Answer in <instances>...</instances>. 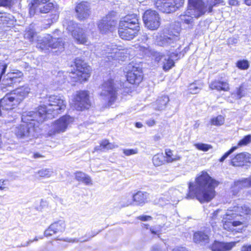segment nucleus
<instances>
[{
    "instance_id": "1",
    "label": "nucleus",
    "mask_w": 251,
    "mask_h": 251,
    "mask_svg": "<svg viewBox=\"0 0 251 251\" xmlns=\"http://www.w3.org/2000/svg\"><path fill=\"white\" fill-rule=\"evenodd\" d=\"M218 185L217 181L212 179L206 172H202L201 175L196 179L194 185L189 184V193L187 199L197 198L201 202H208L215 196V187Z\"/></svg>"
},
{
    "instance_id": "2",
    "label": "nucleus",
    "mask_w": 251,
    "mask_h": 251,
    "mask_svg": "<svg viewBox=\"0 0 251 251\" xmlns=\"http://www.w3.org/2000/svg\"><path fill=\"white\" fill-rule=\"evenodd\" d=\"M47 105H40L36 112L30 111L29 115H25L23 120L27 121L29 118H37L38 122H43L46 119L52 118L66 107V102L59 96H50Z\"/></svg>"
},
{
    "instance_id": "3",
    "label": "nucleus",
    "mask_w": 251,
    "mask_h": 251,
    "mask_svg": "<svg viewBox=\"0 0 251 251\" xmlns=\"http://www.w3.org/2000/svg\"><path fill=\"white\" fill-rule=\"evenodd\" d=\"M140 30L139 17L137 14H128L119 22L118 34L126 40H131L137 36Z\"/></svg>"
},
{
    "instance_id": "4",
    "label": "nucleus",
    "mask_w": 251,
    "mask_h": 251,
    "mask_svg": "<svg viewBox=\"0 0 251 251\" xmlns=\"http://www.w3.org/2000/svg\"><path fill=\"white\" fill-rule=\"evenodd\" d=\"M248 215H251V208L246 204L228 209L224 218L226 221L223 223L224 228L229 231L234 230L235 227L243 224V216Z\"/></svg>"
},
{
    "instance_id": "5",
    "label": "nucleus",
    "mask_w": 251,
    "mask_h": 251,
    "mask_svg": "<svg viewBox=\"0 0 251 251\" xmlns=\"http://www.w3.org/2000/svg\"><path fill=\"white\" fill-rule=\"evenodd\" d=\"M29 112L24 113L22 116V121L24 123L23 124L16 127L15 132L17 136L19 138L25 139L31 138L36 137L38 136V129L37 127H35V123L34 122H37L38 123V121L36 120L37 118L32 117L29 118V119L27 121H24L23 120L24 116L25 115H29Z\"/></svg>"
},
{
    "instance_id": "6",
    "label": "nucleus",
    "mask_w": 251,
    "mask_h": 251,
    "mask_svg": "<svg viewBox=\"0 0 251 251\" xmlns=\"http://www.w3.org/2000/svg\"><path fill=\"white\" fill-rule=\"evenodd\" d=\"M129 52L128 49H119L116 45L110 43L103 47L102 55L107 58L108 61L113 59L124 61L129 58Z\"/></svg>"
},
{
    "instance_id": "7",
    "label": "nucleus",
    "mask_w": 251,
    "mask_h": 251,
    "mask_svg": "<svg viewBox=\"0 0 251 251\" xmlns=\"http://www.w3.org/2000/svg\"><path fill=\"white\" fill-rule=\"evenodd\" d=\"M100 97L101 100L109 105L115 101L117 97V89L113 79H108L103 82Z\"/></svg>"
},
{
    "instance_id": "8",
    "label": "nucleus",
    "mask_w": 251,
    "mask_h": 251,
    "mask_svg": "<svg viewBox=\"0 0 251 251\" xmlns=\"http://www.w3.org/2000/svg\"><path fill=\"white\" fill-rule=\"evenodd\" d=\"M7 68V65L3 62H0V85L12 86L14 84L21 81V77L23 73L19 71L9 72L4 75Z\"/></svg>"
},
{
    "instance_id": "9",
    "label": "nucleus",
    "mask_w": 251,
    "mask_h": 251,
    "mask_svg": "<svg viewBox=\"0 0 251 251\" xmlns=\"http://www.w3.org/2000/svg\"><path fill=\"white\" fill-rule=\"evenodd\" d=\"M64 43L62 38H54L50 35L43 38L37 44V48L45 52L50 51L51 49H57L58 51H62L64 49Z\"/></svg>"
},
{
    "instance_id": "10",
    "label": "nucleus",
    "mask_w": 251,
    "mask_h": 251,
    "mask_svg": "<svg viewBox=\"0 0 251 251\" xmlns=\"http://www.w3.org/2000/svg\"><path fill=\"white\" fill-rule=\"evenodd\" d=\"M126 79L129 83L138 85L143 80V75L142 68L139 64L131 62L126 68Z\"/></svg>"
},
{
    "instance_id": "11",
    "label": "nucleus",
    "mask_w": 251,
    "mask_h": 251,
    "mask_svg": "<svg viewBox=\"0 0 251 251\" xmlns=\"http://www.w3.org/2000/svg\"><path fill=\"white\" fill-rule=\"evenodd\" d=\"M118 19L116 13L114 11L109 12L100 21L98 27L102 33L112 31L116 27Z\"/></svg>"
},
{
    "instance_id": "12",
    "label": "nucleus",
    "mask_w": 251,
    "mask_h": 251,
    "mask_svg": "<svg viewBox=\"0 0 251 251\" xmlns=\"http://www.w3.org/2000/svg\"><path fill=\"white\" fill-rule=\"evenodd\" d=\"M143 20L146 27L151 30L157 29L160 24V18L158 13L151 9L147 10L144 12Z\"/></svg>"
},
{
    "instance_id": "13",
    "label": "nucleus",
    "mask_w": 251,
    "mask_h": 251,
    "mask_svg": "<svg viewBox=\"0 0 251 251\" xmlns=\"http://www.w3.org/2000/svg\"><path fill=\"white\" fill-rule=\"evenodd\" d=\"M74 119L69 115H65L56 120L49 131L50 136L65 131L68 126L73 122Z\"/></svg>"
},
{
    "instance_id": "14",
    "label": "nucleus",
    "mask_w": 251,
    "mask_h": 251,
    "mask_svg": "<svg viewBox=\"0 0 251 251\" xmlns=\"http://www.w3.org/2000/svg\"><path fill=\"white\" fill-rule=\"evenodd\" d=\"M76 67L75 72L73 73L77 76V80L82 82L87 80L90 76V67L80 59L76 58L75 61Z\"/></svg>"
},
{
    "instance_id": "15",
    "label": "nucleus",
    "mask_w": 251,
    "mask_h": 251,
    "mask_svg": "<svg viewBox=\"0 0 251 251\" xmlns=\"http://www.w3.org/2000/svg\"><path fill=\"white\" fill-rule=\"evenodd\" d=\"M188 5L187 10L179 16L181 21L186 24H192L193 23L194 18H198L202 15H197V6L194 0H188Z\"/></svg>"
},
{
    "instance_id": "16",
    "label": "nucleus",
    "mask_w": 251,
    "mask_h": 251,
    "mask_svg": "<svg viewBox=\"0 0 251 251\" xmlns=\"http://www.w3.org/2000/svg\"><path fill=\"white\" fill-rule=\"evenodd\" d=\"M67 29L72 33L74 38L80 44H85L87 43V39L83 30L78 26L77 24L73 21L65 22Z\"/></svg>"
},
{
    "instance_id": "17",
    "label": "nucleus",
    "mask_w": 251,
    "mask_h": 251,
    "mask_svg": "<svg viewBox=\"0 0 251 251\" xmlns=\"http://www.w3.org/2000/svg\"><path fill=\"white\" fill-rule=\"evenodd\" d=\"M74 107L78 111L88 109L90 106L89 95L87 91L78 92L74 97Z\"/></svg>"
},
{
    "instance_id": "18",
    "label": "nucleus",
    "mask_w": 251,
    "mask_h": 251,
    "mask_svg": "<svg viewBox=\"0 0 251 251\" xmlns=\"http://www.w3.org/2000/svg\"><path fill=\"white\" fill-rule=\"evenodd\" d=\"M184 0H160L157 4L159 9L164 13H170L176 11L184 4Z\"/></svg>"
},
{
    "instance_id": "19",
    "label": "nucleus",
    "mask_w": 251,
    "mask_h": 251,
    "mask_svg": "<svg viewBox=\"0 0 251 251\" xmlns=\"http://www.w3.org/2000/svg\"><path fill=\"white\" fill-rule=\"evenodd\" d=\"M10 93L6 94L0 100V116L5 114L7 111L12 110L19 104Z\"/></svg>"
},
{
    "instance_id": "20",
    "label": "nucleus",
    "mask_w": 251,
    "mask_h": 251,
    "mask_svg": "<svg viewBox=\"0 0 251 251\" xmlns=\"http://www.w3.org/2000/svg\"><path fill=\"white\" fill-rule=\"evenodd\" d=\"M194 1L197 6V15L202 16L206 12H212L213 7L221 2V0H210L205 2L202 0H194Z\"/></svg>"
},
{
    "instance_id": "21",
    "label": "nucleus",
    "mask_w": 251,
    "mask_h": 251,
    "mask_svg": "<svg viewBox=\"0 0 251 251\" xmlns=\"http://www.w3.org/2000/svg\"><path fill=\"white\" fill-rule=\"evenodd\" d=\"M151 56L154 57L156 62L162 65L163 69L165 71L169 70L174 66L173 60L168 55H164L154 50Z\"/></svg>"
},
{
    "instance_id": "22",
    "label": "nucleus",
    "mask_w": 251,
    "mask_h": 251,
    "mask_svg": "<svg viewBox=\"0 0 251 251\" xmlns=\"http://www.w3.org/2000/svg\"><path fill=\"white\" fill-rule=\"evenodd\" d=\"M53 4L51 2L35 3L32 2L29 8V13L31 16L35 14L47 13L53 8Z\"/></svg>"
},
{
    "instance_id": "23",
    "label": "nucleus",
    "mask_w": 251,
    "mask_h": 251,
    "mask_svg": "<svg viewBox=\"0 0 251 251\" xmlns=\"http://www.w3.org/2000/svg\"><path fill=\"white\" fill-rule=\"evenodd\" d=\"M211 231L205 229L196 232L193 236L194 242L201 246H205L210 242Z\"/></svg>"
},
{
    "instance_id": "24",
    "label": "nucleus",
    "mask_w": 251,
    "mask_h": 251,
    "mask_svg": "<svg viewBox=\"0 0 251 251\" xmlns=\"http://www.w3.org/2000/svg\"><path fill=\"white\" fill-rule=\"evenodd\" d=\"M90 6L87 2L83 1L78 3L75 7V12L77 18L80 20L87 19L91 14Z\"/></svg>"
},
{
    "instance_id": "25",
    "label": "nucleus",
    "mask_w": 251,
    "mask_h": 251,
    "mask_svg": "<svg viewBox=\"0 0 251 251\" xmlns=\"http://www.w3.org/2000/svg\"><path fill=\"white\" fill-rule=\"evenodd\" d=\"M247 163H251V154L246 152L237 154L231 160V164L235 167L243 166Z\"/></svg>"
},
{
    "instance_id": "26",
    "label": "nucleus",
    "mask_w": 251,
    "mask_h": 251,
    "mask_svg": "<svg viewBox=\"0 0 251 251\" xmlns=\"http://www.w3.org/2000/svg\"><path fill=\"white\" fill-rule=\"evenodd\" d=\"M30 88L27 85H24L16 88L10 92L11 95L17 101L21 103L30 93Z\"/></svg>"
},
{
    "instance_id": "27",
    "label": "nucleus",
    "mask_w": 251,
    "mask_h": 251,
    "mask_svg": "<svg viewBox=\"0 0 251 251\" xmlns=\"http://www.w3.org/2000/svg\"><path fill=\"white\" fill-rule=\"evenodd\" d=\"M65 229V224L64 221L59 220L52 224L49 228L45 231L46 236H51L57 232H62Z\"/></svg>"
},
{
    "instance_id": "28",
    "label": "nucleus",
    "mask_w": 251,
    "mask_h": 251,
    "mask_svg": "<svg viewBox=\"0 0 251 251\" xmlns=\"http://www.w3.org/2000/svg\"><path fill=\"white\" fill-rule=\"evenodd\" d=\"M178 40L177 35H160L156 39L157 44L160 46H166L174 43Z\"/></svg>"
},
{
    "instance_id": "29",
    "label": "nucleus",
    "mask_w": 251,
    "mask_h": 251,
    "mask_svg": "<svg viewBox=\"0 0 251 251\" xmlns=\"http://www.w3.org/2000/svg\"><path fill=\"white\" fill-rule=\"evenodd\" d=\"M235 245V242L225 243L215 241L211 247V249L212 251H229Z\"/></svg>"
},
{
    "instance_id": "30",
    "label": "nucleus",
    "mask_w": 251,
    "mask_h": 251,
    "mask_svg": "<svg viewBox=\"0 0 251 251\" xmlns=\"http://www.w3.org/2000/svg\"><path fill=\"white\" fill-rule=\"evenodd\" d=\"M0 18V25L3 27H12L16 24L15 17L9 13L2 12Z\"/></svg>"
},
{
    "instance_id": "31",
    "label": "nucleus",
    "mask_w": 251,
    "mask_h": 251,
    "mask_svg": "<svg viewBox=\"0 0 251 251\" xmlns=\"http://www.w3.org/2000/svg\"><path fill=\"white\" fill-rule=\"evenodd\" d=\"M251 187V176L248 178L239 179L234 181L232 186L234 194H236L239 190Z\"/></svg>"
},
{
    "instance_id": "32",
    "label": "nucleus",
    "mask_w": 251,
    "mask_h": 251,
    "mask_svg": "<svg viewBox=\"0 0 251 251\" xmlns=\"http://www.w3.org/2000/svg\"><path fill=\"white\" fill-rule=\"evenodd\" d=\"M209 87L210 89H215L218 91H227L229 90V84L227 82L216 80L211 81L209 85Z\"/></svg>"
},
{
    "instance_id": "33",
    "label": "nucleus",
    "mask_w": 251,
    "mask_h": 251,
    "mask_svg": "<svg viewBox=\"0 0 251 251\" xmlns=\"http://www.w3.org/2000/svg\"><path fill=\"white\" fill-rule=\"evenodd\" d=\"M149 194L147 192L138 191L132 195V199L136 205H143L147 202Z\"/></svg>"
},
{
    "instance_id": "34",
    "label": "nucleus",
    "mask_w": 251,
    "mask_h": 251,
    "mask_svg": "<svg viewBox=\"0 0 251 251\" xmlns=\"http://www.w3.org/2000/svg\"><path fill=\"white\" fill-rule=\"evenodd\" d=\"M169 101V97L167 96H162L159 97L156 101L153 103V107L157 110H162L166 108L167 104Z\"/></svg>"
},
{
    "instance_id": "35",
    "label": "nucleus",
    "mask_w": 251,
    "mask_h": 251,
    "mask_svg": "<svg viewBox=\"0 0 251 251\" xmlns=\"http://www.w3.org/2000/svg\"><path fill=\"white\" fill-rule=\"evenodd\" d=\"M75 179L84 183L86 185H92V181L91 177L81 172H77L75 174Z\"/></svg>"
},
{
    "instance_id": "36",
    "label": "nucleus",
    "mask_w": 251,
    "mask_h": 251,
    "mask_svg": "<svg viewBox=\"0 0 251 251\" xmlns=\"http://www.w3.org/2000/svg\"><path fill=\"white\" fill-rule=\"evenodd\" d=\"M115 148V146L110 143L107 140H102L100 145L96 146L95 151H104L105 150H111Z\"/></svg>"
},
{
    "instance_id": "37",
    "label": "nucleus",
    "mask_w": 251,
    "mask_h": 251,
    "mask_svg": "<svg viewBox=\"0 0 251 251\" xmlns=\"http://www.w3.org/2000/svg\"><path fill=\"white\" fill-rule=\"evenodd\" d=\"M170 198L168 195H163L154 200V203L161 206H163L170 203Z\"/></svg>"
},
{
    "instance_id": "38",
    "label": "nucleus",
    "mask_w": 251,
    "mask_h": 251,
    "mask_svg": "<svg viewBox=\"0 0 251 251\" xmlns=\"http://www.w3.org/2000/svg\"><path fill=\"white\" fill-rule=\"evenodd\" d=\"M164 156L162 154H157L153 156L152 162L154 166H159L163 164Z\"/></svg>"
},
{
    "instance_id": "39",
    "label": "nucleus",
    "mask_w": 251,
    "mask_h": 251,
    "mask_svg": "<svg viewBox=\"0 0 251 251\" xmlns=\"http://www.w3.org/2000/svg\"><path fill=\"white\" fill-rule=\"evenodd\" d=\"M225 118L222 115H219L216 117L213 118L210 120L212 125L220 126L224 124Z\"/></svg>"
},
{
    "instance_id": "40",
    "label": "nucleus",
    "mask_w": 251,
    "mask_h": 251,
    "mask_svg": "<svg viewBox=\"0 0 251 251\" xmlns=\"http://www.w3.org/2000/svg\"><path fill=\"white\" fill-rule=\"evenodd\" d=\"M133 202H134V201L132 199V196L125 197L122 198L121 201H120L121 207H124L128 206L130 205H131Z\"/></svg>"
},
{
    "instance_id": "41",
    "label": "nucleus",
    "mask_w": 251,
    "mask_h": 251,
    "mask_svg": "<svg viewBox=\"0 0 251 251\" xmlns=\"http://www.w3.org/2000/svg\"><path fill=\"white\" fill-rule=\"evenodd\" d=\"M52 174L53 171L51 169H43L38 172L39 176L43 177H49Z\"/></svg>"
},
{
    "instance_id": "42",
    "label": "nucleus",
    "mask_w": 251,
    "mask_h": 251,
    "mask_svg": "<svg viewBox=\"0 0 251 251\" xmlns=\"http://www.w3.org/2000/svg\"><path fill=\"white\" fill-rule=\"evenodd\" d=\"M251 142V135H248L244 137L238 143V147H242L248 145Z\"/></svg>"
},
{
    "instance_id": "43",
    "label": "nucleus",
    "mask_w": 251,
    "mask_h": 251,
    "mask_svg": "<svg viewBox=\"0 0 251 251\" xmlns=\"http://www.w3.org/2000/svg\"><path fill=\"white\" fill-rule=\"evenodd\" d=\"M139 50L143 54L148 56H151L154 51V50H151L149 47L140 46Z\"/></svg>"
},
{
    "instance_id": "44",
    "label": "nucleus",
    "mask_w": 251,
    "mask_h": 251,
    "mask_svg": "<svg viewBox=\"0 0 251 251\" xmlns=\"http://www.w3.org/2000/svg\"><path fill=\"white\" fill-rule=\"evenodd\" d=\"M195 146L197 149L204 151H206L212 148L211 145L203 143L196 144Z\"/></svg>"
},
{
    "instance_id": "45",
    "label": "nucleus",
    "mask_w": 251,
    "mask_h": 251,
    "mask_svg": "<svg viewBox=\"0 0 251 251\" xmlns=\"http://www.w3.org/2000/svg\"><path fill=\"white\" fill-rule=\"evenodd\" d=\"M236 66L240 69L246 70L249 67V63L246 60H239L237 62Z\"/></svg>"
},
{
    "instance_id": "46",
    "label": "nucleus",
    "mask_w": 251,
    "mask_h": 251,
    "mask_svg": "<svg viewBox=\"0 0 251 251\" xmlns=\"http://www.w3.org/2000/svg\"><path fill=\"white\" fill-rule=\"evenodd\" d=\"M236 95L238 99H241L245 95V89L243 84L236 88Z\"/></svg>"
},
{
    "instance_id": "47",
    "label": "nucleus",
    "mask_w": 251,
    "mask_h": 251,
    "mask_svg": "<svg viewBox=\"0 0 251 251\" xmlns=\"http://www.w3.org/2000/svg\"><path fill=\"white\" fill-rule=\"evenodd\" d=\"M35 34V31L32 29H29L25 34V38L28 39L30 41L33 40V37Z\"/></svg>"
},
{
    "instance_id": "48",
    "label": "nucleus",
    "mask_w": 251,
    "mask_h": 251,
    "mask_svg": "<svg viewBox=\"0 0 251 251\" xmlns=\"http://www.w3.org/2000/svg\"><path fill=\"white\" fill-rule=\"evenodd\" d=\"M237 149V147H232L228 151L226 152L220 158V161L223 162L230 154Z\"/></svg>"
},
{
    "instance_id": "49",
    "label": "nucleus",
    "mask_w": 251,
    "mask_h": 251,
    "mask_svg": "<svg viewBox=\"0 0 251 251\" xmlns=\"http://www.w3.org/2000/svg\"><path fill=\"white\" fill-rule=\"evenodd\" d=\"M201 90V88L198 86H196L195 84H192L190 85L189 87V91L190 93L193 94H197L200 92Z\"/></svg>"
},
{
    "instance_id": "50",
    "label": "nucleus",
    "mask_w": 251,
    "mask_h": 251,
    "mask_svg": "<svg viewBox=\"0 0 251 251\" xmlns=\"http://www.w3.org/2000/svg\"><path fill=\"white\" fill-rule=\"evenodd\" d=\"M13 1L12 0H0V6L9 7L12 5Z\"/></svg>"
},
{
    "instance_id": "51",
    "label": "nucleus",
    "mask_w": 251,
    "mask_h": 251,
    "mask_svg": "<svg viewBox=\"0 0 251 251\" xmlns=\"http://www.w3.org/2000/svg\"><path fill=\"white\" fill-rule=\"evenodd\" d=\"M124 153L126 155H130L132 154H134L137 153V151L136 150L133 149H126L124 150Z\"/></svg>"
},
{
    "instance_id": "52",
    "label": "nucleus",
    "mask_w": 251,
    "mask_h": 251,
    "mask_svg": "<svg viewBox=\"0 0 251 251\" xmlns=\"http://www.w3.org/2000/svg\"><path fill=\"white\" fill-rule=\"evenodd\" d=\"M181 158V156L178 154L173 155L172 158H169V160H168V162L171 163L174 161H178L180 160Z\"/></svg>"
},
{
    "instance_id": "53",
    "label": "nucleus",
    "mask_w": 251,
    "mask_h": 251,
    "mask_svg": "<svg viewBox=\"0 0 251 251\" xmlns=\"http://www.w3.org/2000/svg\"><path fill=\"white\" fill-rule=\"evenodd\" d=\"M138 219L143 221H146L151 220L152 219V217L150 216L145 215L139 216L138 217Z\"/></svg>"
},
{
    "instance_id": "54",
    "label": "nucleus",
    "mask_w": 251,
    "mask_h": 251,
    "mask_svg": "<svg viewBox=\"0 0 251 251\" xmlns=\"http://www.w3.org/2000/svg\"><path fill=\"white\" fill-rule=\"evenodd\" d=\"M38 240V238L37 237H35L33 240H29V241L26 242L24 244H22L21 246H19V247H27L30 243H32L34 241H37Z\"/></svg>"
},
{
    "instance_id": "55",
    "label": "nucleus",
    "mask_w": 251,
    "mask_h": 251,
    "mask_svg": "<svg viewBox=\"0 0 251 251\" xmlns=\"http://www.w3.org/2000/svg\"><path fill=\"white\" fill-rule=\"evenodd\" d=\"M165 153L167 156V161L169 160V158H172L173 156L172 151L170 149H167L165 151Z\"/></svg>"
},
{
    "instance_id": "56",
    "label": "nucleus",
    "mask_w": 251,
    "mask_h": 251,
    "mask_svg": "<svg viewBox=\"0 0 251 251\" xmlns=\"http://www.w3.org/2000/svg\"><path fill=\"white\" fill-rule=\"evenodd\" d=\"M241 251H251V245H245L243 246Z\"/></svg>"
},
{
    "instance_id": "57",
    "label": "nucleus",
    "mask_w": 251,
    "mask_h": 251,
    "mask_svg": "<svg viewBox=\"0 0 251 251\" xmlns=\"http://www.w3.org/2000/svg\"><path fill=\"white\" fill-rule=\"evenodd\" d=\"M146 124L149 126H152L155 124V121L153 119H149L146 121Z\"/></svg>"
},
{
    "instance_id": "58",
    "label": "nucleus",
    "mask_w": 251,
    "mask_h": 251,
    "mask_svg": "<svg viewBox=\"0 0 251 251\" xmlns=\"http://www.w3.org/2000/svg\"><path fill=\"white\" fill-rule=\"evenodd\" d=\"M5 180H0V189L1 190H4L6 188V187L4 186L5 185Z\"/></svg>"
},
{
    "instance_id": "59",
    "label": "nucleus",
    "mask_w": 251,
    "mask_h": 251,
    "mask_svg": "<svg viewBox=\"0 0 251 251\" xmlns=\"http://www.w3.org/2000/svg\"><path fill=\"white\" fill-rule=\"evenodd\" d=\"M173 251H188L183 247H177L173 249Z\"/></svg>"
},
{
    "instance_id": "60",
    "label": "nucleus",
    "mask_w": 251,
    "mask_h": 251,
    "mask_svg": "<svg viewBox=\"0 0 251 251\" xmlns=\"http://www.w3.org/2000/svg\"><path fill=\"white\" fill-rule=\"evenodd\" d=\"M229 4L231 5H237L238 4V1L237 0H229Z\"/></svg>"
},
{
    "instance_id": "61",
    "label": "nucleus",
    "mask_w": 251,
    "mask_h": 251,
    "mask_svg": "<svg viewBox=\"0 0 251 251\" xmlns=\"http://www.w3.org/2000/svg\"><path fill=\"white\" fill-rule=\"evenodd\" d=\"M50 0H34L32 2L48 3Z\"/></svg>"
},
{
    "instance_id": "62",
    "label": "nucleus",
    "mask_w": 251,
    "mask_h": 251,
    "mask_svg": "<svg viewBox=\"0 0 251 251\" xmlns=\"http://www.w3.org/2000/svg\"><path fill=\"white\" fill-rule=\"evenodd\" d=\"M33 157L34 158H38L40 157H42L43 156L39 153H35L34 154Z\"/></svg>"
},
{
    "instance_id": "63",
    "label": "nucleus",
    "mask_w": 251,
    "mask_h": 251,
    "mask_svg": "<svg viewBox=\"0 0 251 251\" xmlns=\"http://www.w3.org/2000/svg\"><path fill=\"white\" fill-rule=\"evenodd\" d=\"M135 126L137 128H141L143 126V125L140 122H137L135 123Z\"/></svg>"
},
{
    "instance_id": "64",
    "label": "nucleus",
    "mask_w": 251,
    "mask_h": 251,
    "mask_svg": "<svg viewBox=\"0 0 251 251\" xmlns=\"http://www.w3.org/2000/svg\"><path fill=\"white\" fill-rule=\"evenodd\" d=\"M245 3L247 5H251V0H245Z\"/></svg>"
}]
</instances>
